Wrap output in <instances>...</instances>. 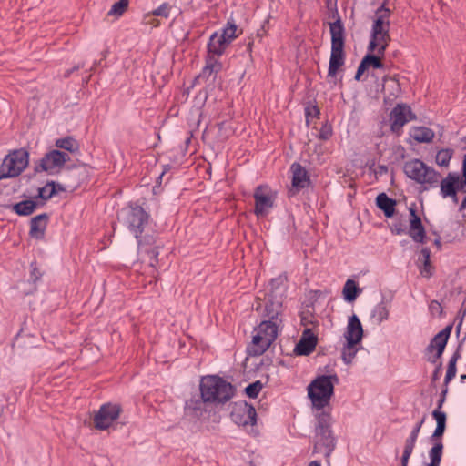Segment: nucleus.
I'll return each mask as SVG.
<instances>
[{"instance_id":"obj_1","label":"nucleus","mask_w":466,"mask_h":466,"mask_svg":"<svg viewBox=\"0 0 466 466\" xmlns=\"http://www.w3.org/2000/svg\"><path fill=\"white\" fill-rule=\"evenodd\" d=\"M332 424L330 413L321 411L316 416L313 452L323 453L327 459L331 455L337 443Z\"/></svg>"},{"instance_id":"obj_2","label":"nucleus","mask_w":466,"mask_h":466,"mask_svg":"<svg viewBox=\"0 0 466 466\" xmlns=\"http://www.w3.org/2000/svg\"><path fill=\"white\" fill-rule=\"evenodd\" d=\"M390 11L380 5L375 12V18L370 32V39L368 46L370 52L377 50L378 55L383 56L390 41Z\"/></svg>"},{"instance_id":"obj_3","label":"nucleus","mask_w":466,"mask_h":466,"mask_svg":"<svg viewBox=\"0 0 466 466\" xmlns=\"http://www.w3.org/2000/svg\"><path fill=\"white\" fill-rule=\"evenodd\" d=\"M200 393L204 402L224 404L234 396L235 389L222 378L211 375L202 378Z\"/></svg>"},{"instance_id":"obj_4","label":"nucleus","mask_w":466,"mask_h":466,"mask_svg":"<svg viewBox=\"0 0 466 466\" xmlns=\"http://www.w3.org/2000/svg\"><path fill=\"white\" fill-rule=\"evenodd\" d=\"M339 382L336 374L317 376L308 386V396L312 406L320 410L327 407L334 394V385Z\"/></svg>"},{"instance_id":"obj_5","label":"nucleus","mask_w":466,"mask_h":466,"mask_svg":"<svg viewBox=\"0 0 466 466\" xmlns=\"http://www.w3.org/2000/svg\"><path fill=\"white\" fill-rule=\"evenodd\" d=\"M329 31L331 35V53L328 76L334 77L345 62V28L339 15L334 22L329 23Z\"/></svg>"},{"instance_id":"obj_6","label":"nucleus","mask_w":466,"mask_h":466,"mask_svg":"<svg viewBox=\"0 0 466 466\" xmlns=\"http://www.w3.org/2000/svg\"><path fill=\"white\" fill-rule=\"evenodd\" d=\"M403 171L409 178L422 185L424 190L439 186L441 174L420 159L414 158L405 162Z\"/></svg>"},{"instance_id":"obj_7","label":"nucleus","mask_w":466,"mask_h":466,"mask_svg":"<svg viewBox=\"0 0 466 466\" xmlns=\"http://www.w3.org/2000/svg\"><path fill=\"white\" fill-rule=\"evenodd\" d=\"M125 226L134 234L138 248H143L142 233L149 222V214L140 206L129 205L122 210Z\"/></svg>"},{"instance_id":"obj_8","label":"nucleus","mask_w":466,"mask_h":466,"mask_svg":"<svg viewBox=\"0 0 466 466\" xmlns=\"http://www.w3.org/2000/svg\"><path fill=\"white\" fill-rule=\"evenodd\" d=\"M281 323L264 319L255 329V334L252 338V346L250 352L252 355L263 354L276 339L279 327Z\"/></svg>"},{"instance_id":"obj_9","label":"nucleus","mask_w":466,"mask_h":466,"mask_svg":"<svg viewBox=\"0 0 466 466\" xmlns=\"http://www.w3.org/2000/svg\"><path fill=\"white\" fill-rule=\"evenodd\" d=\"M29 153L25 148L11 151L0 166V180L18 177L28 166Z\"/></svg>"},{"instance_id":"obj_10","label":"nucleus","mask_w":466,"mask_h":466,"mask_svg":"<svg viewBox=\"0 0 466 466\" xmlns=\"http://www.w3.org/2000/svg\"><path fill=\"white\" fill-rule=\"evenodd\" d=\"M69 159V156L66 153L57 149L51 150L41 158L39 166L35 167V171H45L49 175L57 174Z\"/></svg>"},{"instance_id":"obj_11","label":"nucleus","mask_w":466,"mask_h":466,"mask_svg":"<svg viewBox=\"0 0 466 466\" xmlns=\"http://www.w3.org/2000/svg\"><path fill=\"white\" fill-rule=\"evenodd\" d=\"M230 417L232 421L238 426H253L257 423L256 410L246 401L236 402L232 407Z\"/></svg>"},{"instance_id":"obj_12","label":"nucleus","mask_w":466,"mask_h":466,"mask_svg":"<svg viewBox=\"0 0 466 466\" xmlns=\"http://www.w3.org/2000/svg\"><path fill=\"white\" fill-rule=\"evenodd\" d=\"M121 407L118 404H103L94 417V423L98 430H106L119 417Z\"/></svg>"},{"instance_id":"obj_13","label":"nucleus","mask_w":466,"mask_h":466,"mask_svg":"<svg viewBox=\"0 0 466 466\" xmlns=\"http://www.w3.org/2000/svg\"><path fill=\"white\" fill-rule=\"evenodd\" d=\"M255 214L265 217L274 205V195L267 186H258L254 192Z\"/></svg>"},{"instance_id":"obj_14","label":"nucleus","mask_w":466,"mask_h":466,"mask_svg":"<svg viewBox=\"0 0 466 466\" xmlns=\"http://www.w3.org/2000/svg\"><path fill=\"white\" fill-rule=\"evenodd\" d=\"M283 313V298L279 294H266L265 307L262 317L266 319L281 323Z\"/></svg>"},{"instance_id":"obj_15","label":"nucleus","mask_w":466,"mask_h":466,"mask_svg":"<svg viewBox=\"0 0 466 466\" xmlns=\"http://www.w3.org/2000/svg\"><path fill=\"white\" fill-rule=\"evenodd\" d=\"M416 118L410 107L405 104H398L390 112V129L399 132L410 120Z\"/></svg>"},{"instance_id":"obj_16","label":"nucleus","mask_w":466,"mask_h":466,"mask_svg":"<svg viewBox=\"0 0 466 466\" xmlns=\"http://www.w3.org/2000/svg\"><path fill=\"white\" fill-rule=\"evenodd\" d=\"M290 171L292 173L291 191L293 194L309 186L310 178L308 171L299 163H293Z\"/></svg>"},{"instance_id":"obj_17","label":"nucleus","mask_w":466,"mask_h":466,"mask_svg":"<svg viewBox=\"0 0 466 466\" xmlns=\"http://www.w3.org/2000/svg\"><path fill=\"white\" fill-rule=\"evenodd\" d=\"M410 227L408 234L415 241L424 243L426 238L425 228L422 225L420 218L416 213L415 207H410Z\"/></svg>"},{"instance_id":"obj_18","label":"nucleus","mask_w":466,"mask_h":466,"mask_svg":"<svg viewBox=\"0 0 466 466\" xmlns=\"http://www.w3.org/2000/svg\"><path fill=\"white\" fill-rule=\"evenodd\" d=\"M317 341V337L312 330L310 329H306L303 331L300 339L295 346L294 352L299 356H308L315 350Z\"/></svg>"},{"instance_id":"obj_19","label":"nucleus","mask_w":466,"mask_h":466,"mask_svg":"<svg viewBox=\"0 0 466 466\" xmlns=\"http://www.w3.org/2000/svg\"><path fill=\"white\" fill-rule=\"evenodd\" d=\"M452 327L447 326L442 330H441L438 334H436L433 339L431 340L430 344L427 347L428 351H432L436 350V355L434 360L431 362H435L437 359H440L445 350L446 344L448 342L449 337L451 335Z\"/></svg>"},{"instance_id":"obj_20","label":"nucleus","mask_w":466,"mask_h":466,"mask_svg":"<svg viewBox=\"0 0 466 466\" xmlns=\"http://www.w3.org/2000/svg\"><path fill=\"white\" fill-rule=\"evenodd\" d=\"M229 44L224 39L223 35H220L218 32L213 33L208 43V55L207 56H212L215 59H218L223 55L226 48Z\"/></svg>"},{"instance_id":"obj_21","label":"nucleus","mask_w":466,"mask_h":466,"mask_svg":"<svg viewBox=\"0 0 466 466\" xmlns=\"http://www.w3.org/2000/svg\"><path fill=\"white\" fill-rule=\"evenodd\" d=\"M222 63L212 56H206V65L201 73L197 76V81H208L212 78L215 81L217 75L222 70Z\"/></svg>"},{"instance_id":"obj_22","label":"nucleus","mask_w":466,"mask_h":466,"mask_svg":"<svg viewBox=\"0 0 466 466\" xmlns=\"http://www.w3.org/2000/svg\"><path fill=\"white\" fill-rule=\"evenodd\" d=\"M363 336V329L360 319L353 314L349 318L344 337L346 341L360 342Z\"/></svg>"},{"instance_id":"obj_23","label":"nucleus","mask_w":466,"mask_h":466,"mask_svg":"<svg viewBox=\"0 0 466 466\" xmlns=\"http://www.w3.org/2000/svg\"><path fill=\"white\" fill-rule=\"evenodd\" d=\"M445 402L444 398H440L437 403V408L432 411V417L436 420V428L431 434V439L441 438L445 432L447 415L441 410L442 405Z\"/></svg>"},{"instance_id":"obj_24","label":"nucleus","mask_w":466,"mask_h":466,"mask_svg":"<svg viewBox=\"0 0 466 466\" xmlns=\"http://www.w3.org/2000/svg\"><path fill=\"white\" fill-rule=\"evenodd\" d=\"M440 194L443 198L454 196L459 191V174L450 172L445 178L439 181Z\"/></svg>"},{"instance_id":"obj_25","label":"nucleus","mask_w":466,"mask_h":466,"mask_svg":"<svg viewBox=\"0 0 466 466\" xmlns=\"http://www.w3.org/2000/svg\"><path fill=\"white\" fill-rule=\"evenodd\" d=\"M382 80L385 101L391 102L395 100L401 93L400 84L397 78V76H385Z\"/></svg>"},{"instance_id":"obj_26","label":"nucleus","mask_w":466,"mask_h":466,"mask_svg":"<svg viewBox=\"0 0 466 466\" xmlns=\"http://www.w3.org/2000/svg\"><path fill=\"white\" fill-rule=\"evenodd\" d=\"M48 218L49 217L46 213L34 217L30 221L29 235L36 239L43 238L47 226Z\"/></svg>"},{"instance_id":"obj_27","label":"nucleus","mask_w":466,"mask_h":466,"mask_svg":"<svg viewBox=\"0 0 466 466\" xmlns=\"http://www.w3.org/2000/svg\"><path fill=\"white\" fill-rule=\"evenodd\" d=\"M376 205L384 212L386 218H391L394 215L396 200L389 198L386 193H380L377 196Z\"/></svg>"},{"instance_id":"obj_28","label":"nucleus","mask_w":466,"mask_h":466,"mask_svg":"<svg viewBox=\"0 0 466 466\" xmlns=\"http://www.w3.org/2000/svg\"><path fill=\"white\" fill-rule=\"evenodd\" d=\"M37 202L34 199H26L12 206V210L18 216H29L37 208Z\"/></svg>"},{"instance_id":"obj_29","label":"nucleus","mask_w":466,"mask_h":466,"mask_svg":"<svg viewBox=\"0 0 466 466\" xmlns=\"http://www.w3.org/2000/svg\"><path fill=\"white\" fill-rule=\"evenodd\" d=\"M430 440L433 443V446L429 451L431 463L428 466H440L443 450V443L441 441V438L432 440L431 436Z\"/></svg>"},{"instance_id":"obj_30","label":"nucleus","mask_w":466,"mask_h":466,"mask_svg":"<svg viewBox=\"0 0 466 466\" xmlns=\"http://www.w3.org/2000/svg\"><path fill=\"white\" fill-rule=\"evenodd\" d=\"M389 316L390 305L384 300L378 303L371 311V318H373L379 325L387 320Z\"/></svg>"},{"instance_id":"obj_31","label":"nucleus","mask_w":466,"mask_h":466,"mask_svg":"<svg viewBox=\"0 0 466 466\" xmlns=\"http://www.w3.org/2000/svg\"><path fill=\"white\" fill-rule=\"evenodd\" d=\"M410 136L419 143H429L432 141L435 134L433 130L429 127H418L412 130Z\"/></svg>"},{"instance_id":"obj_32","label":"nucleus","mask_w":466,"mask_h":466,"mask_svg":"<svg viewBox=\"0 0 466 466\" xmlns=\"http://www.w3.org/2000/svg\"><path fill=\"white\" fill-rule=\"evenodd\" d=\"M286 278L283 276L272 279L269 282L268 292L267 294H279L283 298L286 291Z\"/></svg>"},{"instance_id":"obj_33","label":"nucleus","mask_w":466,"mask_h":466,"mask_svg":"<svg viewBox=\"0 0 466 466\" xmlns=\"http://www.w3.org/2000/svg\"><path fill=\"white\" fill-rule=\"evenodd\" d=\"M360 289L358 288L356 282L352 279H348L343 287V297L348 302H352L356 299Z\"/></svg>"},{"instance_id":"obj_34","label":"nucleus","mask_w":466,"mask_h":466,"mask_svg":"<svg viewBox=\"0 0 466 466\" xmlns=\"http://www.w3.org/2000/svg\"><path fill=\"white\" fill-rule=\"evenodd\" d=\"M57 193L56 182H47L44 187L38 188V194L35 199L41 198L44 201L50 199Z\"/></svg>"},{"instance_id":"obj_35","label":"nucleus","mask_w":466,"mask_h":466,"mask_svg":"<svg viewBox=\"0 0 466 466\" xmlns=\"http://www.w3.org/2000/svg\"><path fill=\"white\" fill-rule=\"evenodd\" d=\"M56 146L59 148L67 150L71 153L77 152L79 150L78 142L72 137H66L59 138L56 141Z\"/></svg>"},{"instance_id":"obj_36","label":"nucleus","mask_w":466,"mask_h":466,"mask_svg":"<svg viewBox=\"0 0 466 466\" xmlns=\"http://www.w3.org/2000/svg\"><path fill=\"white\" fill-rule=\"evenodd\" d=\"M460 358H461V354H460L459 350H456L453 353V355L451 356V358L450 359L446 375H445V379H444L445 385H447L456 376V371H457L456 363Z\"/></svg>"},{"instance_id":"obj_37","label":"nucleus","mask_w":466,"mask_h":466,"mask_svg":"<svg viewBox=\"0 0 466 466\" xmlns=\"http://www.w3.org/2000/svg\"><path fill=\"white\" fill-rule=\"evenodd\" d=\"M359 342L351 341V343H350V341H346V344L343 346L342 351H341V357H342L343 361L346 364L351 363L353 359L355 358L356 353H357V349L355 348V346Z\"/></svg>"},{"instance_id":"obj_38","label":"nucleus","mask_w":466,"mask_h":466,"mask_svg":"<svg viewBox=\"0 0 466 466\" xmlns=\"http://www.w3.org/2000/svg\"><path fill=\"white\" fill-rule=\"evenodd\" d=\"M238 27L234 22L228 21L226 26L223 28L222 33H219L220 35L224 36V39L227 40L228 44H230L237 36Z\"/></svg>"},{"instance_id":"obj_39","label":"nucleus","mask_w":466,"mask_h":466,"mask_svg":"<svg viewBox=\"0 0 466 466\" xmlns=\"http://www.w3.org/2000/svg\"><path fill=\"white\" fill-rule=\"evenodd\" d=\"M453 151L450 148L441 149L436 155V163L441 167H448Z\"/></svg>"},{"instance_id":"obj_40","label":"nucleus","mask_w":466,"mask_h":466,"mask_svg":"<svg viewBox=\"0 0 466 466\" xmlns=\"http://www.w3.org/2000/svg\"><path fill=\"white\" fill-rule=\"evenodd\" d=\"M263 389V383L260 380H256L253 383L248 384L245 388V393L252 399L258 397L261 390Z\"/></svg>"},{"instance_id":"obj_41","label":"nucleus","mask_w":466,"mask_h":466,"mask_svg":"<svg viewBox=\"0 0 466 466\" xmlns=\"http://www.w3.org/2000/svg\"><path fill=\"white\" fill-rule=\"evenodd\" d=\"M426 420V415L424 414L420 421H418L415 426L413 427L410 436L406 439L407 441H410L411 443L416 444L417 439L419 437L420 429L422 425L424 424Z\"/></svg>"},{"instance_id":"obj_42","label":"nucleus","mask_w":466,"mask_h":466,"mask_svg":"<svg viewBox=\"0 0 466 466\" xmlns=\"http://www.w3.org/2000/svg\"><path fill=\"white\" fill-rule=\"evenodd\" d=\"M414 443L405 441L404 451L400 460V466H408L410 455L415 448Z\"/></svg>"},{"instance_id":"obj_43","label":"nucleus","mask_w":466,"mask_h":466,"mask_svg":"<svg viewBox=\"0 0 466 466\" xmlns=\"http://www.w3.org/2000/svg\"><path fill=\"white\" fill-rule=\"evenodd\" d=\"M363 59L366 60V64H367L368 67L372 66L373 68H377V69L383 67V64H382L380 58L374 55L367 54L363 57Z\"/></svg>"},{"instance_id":"obj_44","label":"nucleus","mask_w":466,"mask_h":466,"mask_svg":"<svg viewBox=\"0 0 466 466\" xmlns=\"http://www.w3.org/2000/svg\"><path fill=\"white\" fill-rule=\"evenodd\" d=\"M127 7V3H122L121 1L116 2L109 10L108 15H121Z\"/></svg>"},{"instance_id":"obj_45","label":"nucleus","mask_w":466,"mask_h":466,"mask_svg":"<svg viewBox=\"0 0 466 466\" xmlns=\"http://www.w3.org/2000/svg\"><path fill=\"white\" fill-rule=\"evenodd\" d=\"M170 5L167 3H163L157 8L152 11V15L155 16H162L167 18L169 16Z\"/></svg>"},{"instance_id":"obj_46","label":"nucleus","mask_w":466,"mask_h":466,"mask_svg":"<svg viewBox=\"0 0 466 466\" xmlns=\"http://www.w3.org/2000/svg\"><path fill=\"white\" fill-rule=\"evenodd\" d=\"M390 230L392 233L396 235H401L404 233H407V228L405 223L399 221H394L392 225L390 226Z\"/></svg>"},{"instance_id":"obj_47","label":"nucleus","mask_w":466,"mask_h":466,"mask_svg":"<svg viewBox=\"0 0 466 466\" xmlns=\"http://www.w3.org/2000/svg\"><path fill=\"white\" fill-rule=\"evenodd\" d=\"M332 136V127L329 124H324L319 133V138L321 140H328Z\"/></svg>"},{"instance_id":"obj_48","label":"nucleus","mask_w":466,"mask_h":466,"mask_svg":"<svg viewBox=\"0 0 466 466\" xmlns=\"http://www.w3.org/2000/svg\"><path fill=\"white\" fill-rule=\"evenodd\" d=\"M368 66L366 64V60L362 58L360 64L358 66L356 75H355V80L359 81L360 79L361 75L368 69Z\"/></svg>"},{"instance_id":"obj_49","label":"nucleus","mask_w":466,"mask_h":466,"mask_svg":"<svg viewBox=\"0 0 466 466\" xmlns=\"http://www.w3.org/2000/svg\"><path fill=\"white\" fill-rule=\"evenodd\" d=\"M420 274L424 277H431L432 275L431 262H423V266L420 268Z\"/></svg>"},{"instance_id":"obj_50","label":"nucleus","mask_w":466,"mask_h":466,"mask_svg":"<svg viewBox=\"0 0 466 466\" xmlns=\"http://www.w3.org/2000/svg\"><path fill=\"white\" fill-rule=\"evenodd\" d=\"M145 251L150 255L151 262L150 265L154 266V262H157L158 251L157 248H150L149 249L145 248Z\"/></svg>"},{"instance_id":"obj_51","label":"nucleus","mask_w":466,"mask_h":466,"mask_svg":"<svg viewBox=\"0 0 466 466\" xmlns=\"http://www.w3.org/2000/svg\"><path fill=\"white\" fill-rule=\"evenodd\" d=\"M41 276H42V274L40 273V271L36 268L35 263L32 262L31 263V279L34 281H36V280H38L41 278Z\"/></svg>"},{"instance_id":"obj_52","label":"nucleus","mask_w":466,"mask_h":466,"mask_svg":"<svg viewBox=\"0 0 466 466\" xmlns=\"http://www.w3.org/2000/svg\"><path fill=\"white\" fill-rule=\"evenodd\" d=\"M319 114V110L317 106L307 107L306 108V116H317Z\"/></svg>"},{"instance_id":"obj_53","label":"nucleus","mask_w":466,"mask_h":466,"mask_svg":"<svg viewBox=\"0 0 466 466\" xmlns=\"http://www.w3.org/2000/svg\"><path fill=\"white\" fill-rule=\"evenodd\" d=\"M421 255L423 257L424 261L423 262H429L430 261V256L431 251L428 248H424L421 249Z\"/></svg>"},{"instance_id":"obj_54","label":"nucleus","mask_w":466,"mask_h":466,"mask_svg":"<svg viewBox=\"0 0 466 466\" xmlns=\"http://www.w3.org/2000/svg\"><path fill=\"white\" fill-rule=\"evenodd\" d=\"M441 369V364L440 363L432 374V380L435 381L439 379Z\"/></svg>"},{"instance_id":"obj_55","label":"nucleus","mask_w":466,"mask_h":466,"mask_svg":"<svg viewBox=\"0 0 466 466\" xmlns=\"http://www.w3.org/2000/svg\"><path fill=\"white\" fill-rule=\"evenodd\" d=\"M462 177H463V182L466 184V155L463 157L462 161Z\"/></svg>"},{"instance_id":"obj_56","label":"nucleus","mask_w":466,"mask_h":466,"mask_svg":"<svg viewBox=\"0 0 466 466\" xmlns=\"http://www.w3.org/2000/svg\"><path fill=\"white\" fill-rule=\"evenodd\" d=\"M387 172H388V167H387V166H385V165H380V166L378 167V171H377V173H379L380 175H383V174H385V173H387Z\"/></svg>"},{"instance_id":"obj_57","label":"nucleus","mask_w":466,"mask_h":466,"mask_svg":"<svg viewBox=\"0 0 466 466\" xmlns=\"http://www.w3.org/2000/svg\"><path fill=\"white\" fill-rule=\"evenodd\" d=\"M465 187H466V184H464V182H463V177H461L459 176V190H462V189H464Z\"/></svg>"},{"instance_id":"obj_58","label":"nucleus","mask_w":466,"mask_h":466,"mask_svg":"<svg viewBox=\"0 0 466 466\" xmlns=\"http://www.w3.org/2000/svg\"><path fill=\"white\" fill-rule=\"evenodd\" d=\"M465 208H466V195L459 207V210L463 211Z\"/></svg>"},{"instance_id":"obj_59","label":"nucleus","mask_w":466,"mask_h":466,"mask_svg":"<svg viewBox=\"0 0 466 466\" xmlns=\"http://www.w3.org/2000/svg\"><path fill=\"white\" fill-rule=\"evenodd\" d=\"M448 198H451L452 202L457 205L459 203V198L457 196V192L454 193V196H449Z\"/></svg>"},{"instance_id":"obj_60","label":"nucleus","mask_w":466,"mask_h":466,"mask_svg":"<svg viewBox=\"0 0 466 466\" xmlns=\"http://www.w3.org/2000/svg\"><path fill=\"white\" fill-rule=\"evenodd\" d=\"M434 245H435L438 248H441V238H440V237L434 240Z\"/></svg>"},{"instance_id":"obj_61","label":"nucleus","mask_w":466,"mask_h":466,"mask_svg":"<svg viewBox=\"0 0 466 466\" xmlns=\"http://www.w3.org/2000/svg\"><path fill=\"white\" fill-rule=\"evenodd\" d=\"M308 466H321V464L319 461H312L309 463Z\"/></svg>"},{"instance_id":"obj_62","label":"nucleus","mask_w":466,"mask_h":466,"mask_svg":"<svg viewBox=\"0 0 466 466\" xmlns=\"http://www.w3.org/2000/svg\"><path fill=\"white\" fill-rule=\"evenodd\" d=\"M56 185L57 193L65 190V188L62 185L57 184V183H56Z\"/></svg>"},{"instance_id":"obj_63","label":"nucleus","mask_w":466,"mask_h":466,"mask_svg":"<svg viewBox=\"0 0 466 466\" xmlns=\"http://www.w3.org/2000/svg\"><path fill=\"white\" fill-rule=\"evenodd\" d=\"M447 391H448V389H447V388H445V389L441 391V398H444V399H446Z\"/></svg>"},{"instance_id":"obj_64","label":"nucleus","mask_w":466,"mask_h":466,"mask_svg":"<svg viewBox=\"0 0 466 466\" xmlns=\"http://www.w3.org/2000/svg\"><path fill=\"white\" fill-rule=\"evenodd\" d=\"M447 391H448V389H447V388H445V389L441 391V398H444V399H446Z\"/></svg>"}]
</instances>
